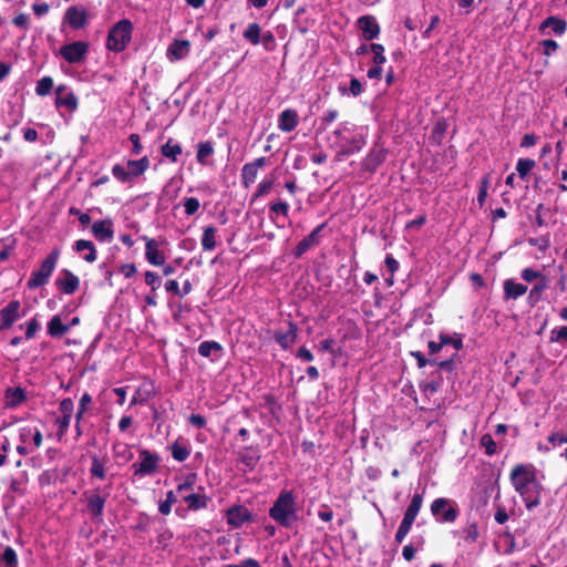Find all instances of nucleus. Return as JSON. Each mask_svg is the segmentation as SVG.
Instances as JSON below:
<instances>
[{
	"mask_svg": "<svg viewBox=\"0 0 567 567\" xmlns=\"http://www.w3.org/2000/svg\"><path fill=\"white\" fill-rule=\"evenodd\" d=\"M511 483L523 498L528 511L537 507L542 498V485L532 464H517L511 471Z\"/></svg>",
	"mask_w": 567,
	"mask_h": 567,
	"instance_id": "obj_1",
	"label": "nucleus"
},
{
	"mask_svg": "<svg viewBox=\"0 0 567 567\" xmlns=\"http://www.w3.org/2000/svg\"><path fill=\"white\" fill-rule=\"evenodd\" d=\"M269 517L279 526L290 529L298 522V508L292 491H281L269 508Z\"/></svg>",
	"mask_w": 567,
	"mask_h": 567,
	"instance_id": "obj_2",
	"label": "nucleus"
},
{
	"mask_svg": "<svg viewBox=\"0 0 567 567\" xmlns=\"http://www.w3.org/2000/svg\"><path fill=\"white\" fill-rule=\"evenodd\" d=\"M132 33L133 23L128 19L118 21L109 31L106 48L116 53L124 51L131 42Z\"/></svg>",
	"mask_w": 567,
	"mask_h": 567,
	"instance_id": "obj_3",
	"label": "nucleus"
},
{
	"mask_svg": "<svg viewBox=\"0 0 567 567\" xmlns=\"http://www.w3.org/2000/svg\"><path fill=\"white\" fill-rule=\"evenodd\" d=\"M60 249L54 248L47 258L41 262L40 268L38 270H34L28 282L27 286L29 289H37L39 287H42L48 284L52 272L55 269V266L58 264V260L60 258Z\"/></svg>",
	"mask_w": 567,
	"mask_h": 567,
	"instance_id": "obj_4",
	"label": "nucleus"
},
{
	"mask_svg": "<svg viewBox=\"0 0 567 567\" xmlns=\"http://www.w3.org/2000/svg\"><path fill=\"white\" fill-rule=\"evenodd\" d=\"M423 504V495L415 493L405 509L403 519L401 520L399 528L395 533V542L402 543L406 535L410 533L412 525L422 507Z\"/></svg>",
	"mask_w": 567,
	"mask_h": 567,
	"instance_id": "obj_5",
	"label": "nucleus"
},
{
	"mask_svg": "<svg viewBox=\"0 0 567 567\" xmlns=\"http://www.w3.org/2000/svg\"><path fill=\"white\" fill-rule=\"evenodd\" d=\"M431 513L439 523H454L460 514L455 501L444 497L432 502Z\"/></svg>",
	"mask_w": 567,
	"mask_h": 567,
	"instance_id": "obj_6",
	"label": "nucleus"
},
{
	"mask_svg": "<svg viewBox=\"0 0 567 567\" xmlns=\"http://www.w3.org/2000/svg\"><path fill=\"white\" fill-rule=\"evenodd\" d=\"M109 495V492L102 494L100 486L83 493V497L86 501V509L92 519H102Z\"/></svg>",
	"mask_w": 567,
	"mask_h": 567,
	"instance_id": "obj_7",
	"label": "nucleus"
},
{
	"mask_svg": "<svg viewBox=\"0 0 567 567\" xmlns=\"http://www.w3.org/2000/svg\"><path fill=\"white\" fill-rule=\"evenodd\" d=\"M140 458V462L134 463L132 465V468L134 470V475L145 476L153 474L157 471L159 463V456L157 454H153L148 450H141Z\"/></svg>",
	"mask_w": 567,
	"mask_h": 567,
	"instance_id": "obj_8",
	"label": "nucleus"
},
{
	"mask_svg": "<svg viewBox=\"0 0 567 567\" xmlns=\"http://www.w3.org/2000/svg\"><path fill=\"white\" fill-rule=\"evenodd\" d=\"M89 51V43L84 41H74L60 48L61 56L71 64L82 62Z\"/></svg>",
	"mask_w": 567,
	"mask_h": 567,
	"instance_id": "obj_9",
	"label": "nucleus"
},
{
	"mask_svg": "<svg viewBox=\"0 0 567 567\" xmlns=\"http://www.w3.org/2000/svg\"><path fill=\"white\" fill-rule=\"evenodd\" d=\"M327 226V223H322L318 225L315 229L311 230V233L302 238L293 248V256L296 258H300L302 255H305L309 249L312 247H316L320 244L321 239V231Z\"/></svg>",
	"mask_w": 567,
	"mask_h": 567,
	"instance_id": "obj_10",
	"label": "nucleus"
},
{
	"mask_svg": "<svg viewBox=\"0 0 567 567\" xmlns=\"http://www.w3.org/2000/svg\"><path fill=\"white\" fill-rule=\"evenodd\" d=\"M227 524L234 528L241 527L245 523L252 522L251 512L243 505H234L226 511Z\"/></svg>",
	"mask_w": 567,
	"mask_h": 567,
	"instance_id": "obj_11",
	"label": "nucleus"
},
{
	"mask_svg": "<svg viewBox=\"0 0 567 567\" xmlns=\"http://www.w3.org/2000/svg\"><path fill=\"white\" fill-rule=\"evenodd\" d=\"M21 303L19 300H11L3 309L0 310V332L10 329L20 318Z\"/></svg>",
	"mask_w": 567,
	"mask_h": 567,
	"instance_id": "obj_12",
	"label": "nucleus"
},
{
	"mask_svg": "<svg viewBox=\"0 0 567 567\" xmlns=\"http://www.w3.org/2000/svg\"><path fill=\"white\" fill-rule=\"evenodd\" d=\"M89 13L83 7L71 6L64 13L63 21L72 29L79 30L87 24Z\"/></svg>",
	"mask_w": 567,
	"mask_h": 567,
	"instance_id": "obj_13",
	"label": "nucleus"
},
{
	"mask_svg": "<svg viewBox=\"0 0 567 567\" xmlns=\"http://www.w3.org/2000/svg\"><path fill=\"white\" fill-rule=\"evenodd\" d=\"M55 286L61 292L72 295L80 288V279L71 270L62 269L55 279Z\"/></svg>",
	"mask_w": 567,
	"mask_h": 567,
	"instance_id": "obj_14",
	"label": "nucleus"
},
{
	"mask_svg": "<svg viewBox=\"0 0 567 567\" xmlns=\"http://www.w3.org/2000/svg\"><path fill=\"white\" fill-rule=\"evenodd\" d=\"M275 341L281 349H289L297 340L298 326L293 321H288V329L286 331L276 330L272 332Z\"/></svg>",
	"mask_w": 567,
	"mask_h": 567,
	"instance_id": "obj_15",
	"label": "nucleus"
},
{
	"mask_svg": "<svg viewBox=\"0 0 567 567\" xmlns=\"http://www.w3.org/2000/svg\"><path fill=\"white\" fill-rule=\"evenodd\" d=\"M267 164V158L261 156L256 158L254 162L247 163L241 168V184L245 187H249L255 183L259 168Z\"/></svg>",
	"mask_w": 567,
	"mask_h": 567,
	"instance_id": "obj_16",
	"label": "nucleus"
},
{
	"mask_svg": "<svg viewBox=\"0 0 567 567\" xmlns=\"http://www.w3.org/2000/svg\"><path fill=\"white\" fill-rule=\"evenodd\" d=\"M357 25L365 41H372L380 34V25L373 16H362L357 20Z\"/></svg>",
	"mask_w": 567,
	"mask_h": 567,
	"instance_id": "obj_17",
	"label": "nucleus"
},
{
	"mask_svg": "<svg viewBox=\"0 0 567 567\" xmlns=\"http://www.w3.org/2000/svg\"><path fill=\"white\" fill-rule=\"evenodd\" d=\"M238 460L245 466V471H254L259 463L261 455L258 446H246L238 452Z\"/></svg>",
	"mask_w": 567,
	"mask_h": 567,
	"instance_id": "obj_18",
	"label": "nucleus"
},
{
	"mask_svg": "<svg viewBox=\"0 0 567 567\" xmlns=\"http://www.w3.org/2000/svg\"><path fill=\"white\" fill-rule=\"evenodd\" d=\"M91 230L95 239L101 243L111 241L114 237L112 219H102L94 221L92 224Z\"/></svg>",
	"mask_w": 567,
	"mask_h": 567,
	"instance_id": "obj_19",
	"label": "nucleus"
},
{
	"mask_svg": "<svg viewBox=\"0 0 567 567\" xmlns=\"http://www.w3.org/2000/svg\"><path fill=\"white\" fill-rule=\"evenodd\" d=\"M145 240V258L153 266H163L165 264L164 252L159 251L158 243L154 238L143 237Z\"/></svg>",
	"mask_w": 567,
	"mask_h": 567,
	"instance_id": "obj_20",
	"label": "nucleus"
},
{
	"mask_svg": "<svg viewBox=\"0 0 567 567\" xmlns=\"http://www.w3.org/2000/svg\"><path fill=\"white\" fill-rule=\"evenodd\" d=\"M299 124L298 112L293 109L284 110L278 116V128L281 132H292Z\"/></svg>",
	"mask_w": 567,
	"mask_h": 567,
	"instance_id": "obj_21",
	"label": "nucleus"
},
{
	"mask_svg": "<svg viewBox=\"0 0 567 567\" xmlns=\"http://www.w3.org/2000/svg\"><path fill=\"white\" fill-rule=\"evenodd\" d=\"M109 456H99L97 454L91 455L90 475L100 481L105 480L107 475Z\"/></svg>",
	"mask_w": 567,
	"mask_h": 567,
	"instance_id": "obj_22",
	"label": "nucleus"
},
{
	"mask_svg": "<svg viewBox=\"0 0 567 567\" xmlns=\"http://www.w3.org/2000/svg\"><path fill=\"white\" fill-rule=\"evenodd\" d=\"M190 50V42L186 39L174 40L167 49V58L169 61H178L185 58Z\"/></svg>",
	"mask_w": 567,
	"mask_h": 567,
	"instance_id": "obj_23",
	"label": "nucleus"
},
{
	"mask_svg": "<svg viewBox=\"0 0 567 567\" xmlns=\"http://www.w3.org/2000/svg\"><path fill=\"white\" fill-rule=\"evenodd\" d=\"M183 501L187 504L189 511L197 512L207 508L212 498L205 493H190L185 495Z\"/></svg>",
	"mask_w": 567,
	"mask_h": 567,
	"instance_id": "obj_24",
	"label": "nucleus"
},
{
	"mask_svg": "<svg viewBox=\"0 0 567 567\" xmlns=\"http://www.w3.org/2000/svg\"><path fill=\"white\" fill-rule=\"evenodd\" d=\"M151 165V161L147 156H143L140 159H128L126 162V168L130 179L142 176Z\"/></svg>",
	"mask_w": 567,
	"mask_h": 567,
	"instance_id": "obj_25",
	"label": "nucleus"
},
{
	"mask_svg": "<svg viewBox=\"0 0 567 567\" xmlns=\"http://www.w3.org/2000/svg\"><path fill=\"white\" fill-rule=\"evenodd\" d=\"M547 28H550L557 35H563L567 30V22L556 16L546 18L539 25V31L544 32Z\"/></svg>",
	"mask_w": 567,
	"mask_h": 567,
	"instance_id": "obj_26",
	"label": "nucleus"
},
{
	"mask_svg": "<svg viewBox=\"0 0 567 567\" xmlns=\"http://www.w3.org/2000/svg\"><path fill=\"white\" fill-rule=\"evenodd\" d=\"M504 298L506 300L517 299L524 296L527 291V286L515 282L513 279H506L504 281Z\"/></svg>",
	"mask_w": 567,
	"mask_h": 567,
	"instance_id": "obj_27",
	"label": "nucleus"
},
{
	"mask_svg": "<svg viewBox=\"0 0 567 567\" xmlns=\"http://www.w3.org/2000/svg\"><path fill=\"white\" fill-rule=\"evenodd\" d=\"M48 334L52 338L63 337L70 329V326L64 324L60 315L53 316L47 324Z\"/></svg>",
	"mask_w": 567,
	"mask_h": 567,
	"instance_id": "obj_28",
	"label": "nucleus"
},
{
	"mask_svg": "<svg viewBox=\"0 0 567 567\" xmlns=\"http://www.w3.org/2000/svg\"><path fill=\"white\" fill-rule=\"evenodd\" d=\"M74 249L79 252L85 250L86 254L83 256V259L89 264L94 262L97 258L95 246L91 240H86V239L76 240L74 244Z\"/></svg>",
	"mask_w": 567,
	"mask_h": 567,
	"instance_id": "obj_29",
	"label": "nucleus"
},
{
	"mask_svg": "<svg viewBox=\"0 0 567 567\" xmlns=\"http://www.w3.org/2000/svg\"><path fill=\"white\" fill-rule=\"evenodd\" d=\"M216 234L217 228L213 225L203 228L202 247L205 251H212L216 248Z\"/></svg>",
	"mask_w": 567,
	"mask_h": 567,
	"instance_id": "obj_30",
	"label": "nucleus"
},
{
	"mask_svg": "<svg viewBox=\"0 0 567 567\" xmlns=\"http://www.w3.org/2000/svg\"><path fill=\"white\" fill-rule=\"evenodd\" d=\"M198 353L204 358H209L213 353L220 357L223 353V346L217 341H203L198 346Z\"/></svg>",
	"mask_w": 567,
	"mask_h": 567,
	"instance_id": "obj_31",
	"label": "nucleus"
},
{
	"mask_svg": "<svg viewBox=\"0 0 567 567\" xmlns=\"http://www.w3.org/2000/svg\"><path fill=\"white\" fill-rule=\"evenodd\" d=\"M243 37L252 45H258L261 41V27L257 22L249 23L245 29Z\"/></svg>",
	"mask_w": 567,
	"mask_h": 567,
	"instance_id": "obj_32",
	"label": "nucleus"
},
{
	"mask_svg": "<svg viewBox=\"0 0 567 567\" xmlns=\"http://www.w3.org/2000/svg\"><path fill=\"white\" fill-rule=\"evenodd\" d=\"M55 106H65L70 112H74L78 110L79 99L73 92H68L64 95L56 96Z\"/></svg>",
	"mask_w": 567,
	"mask_h": 567,
	"instance_id": "obj_33",
	"label": "nucleus"
},
{
	"mask_svg": "<svg viewBox=\"0 0 567 567\" xmlns=\"http://www.w3.org/2000/svg\"><path fill=\"white\" fill-rule=\"evenodd\" d=\"M6 399L9 406H18L25 401L27 396L22 388H9L6 391Z\"/></svg>",
	"mask_w": 567,
	"mask_h": 567,
	"instance_id": "obj_34",
	"label": "nucleus"
},
{
	"mask_svg": "<svg viewBox=\"0 0 567 567\" xmlns=\"http://www.w3.org/2000/svg\"><path fill=\"white\" fill-rule=\"evenodd\" d=\"M214 154V143L210 141L200 142L197 146L196 159L200 165L207 164V158Z\"/></svg>",
	"mask_w": 567,
	"mask_h": 567,
	"instance_id": "obj_35",
	"label": "nucleus"
},
{
	"mask_svg": "<svg viewBox=\"0 0 567 567\" xmlns=\"http://www.w3.org/2000/svg\"><path fill=\"white\" fill-rule=\"evenodd\" d=\"M171 453L175 461L184 462L188 458L190 451L186 444L181 443L178 440L172 443Z\"/></svg>",
	"mask_w": 567,
	"mask_h": 567,
	"instance_id": "obj_36",
	"label": "nucleus"
},
{
	"mask_svg": "<svg viewBox=\"0 0 567 567\" xmlns=\"http://www.w3.org/2000/svg\"><path fill=\"white\" fill-rule=\"evenodd\" d=\"M161 154L175 163L177 162V156L182 154V146L177 143L172 144V138H169L166 144L162 145Z\"/></svg>",
	"mask_w": 567,
	"mask_h": 567,
	"instance_id": "obj_37",
	"label": "nucleus"
},
{
	"mask_svg": "<svg viewBox=\"0 0 567 567\" xmlns=\"http://www.w3.org/2000/svg\"><path fill=\"white\" fill-rule=\"evenodd\" d=\"M0 567H18V555L11 546H7L0 555Z\"/></svg>",
	"mask_w": 567,
	"mask_h": 567,
	"instance_id": "obj_38",
	"label": "nucleus"
},
{
	"mask_svg": "<svg viewBox=\"0 0 567 567\" xmlns=\"http://www.w3.org/2000/svg\"><path fill=\"white\" fill-rule=\"evenodd\" d=\"M365 144V141L363 138V136L361 135H358V136H354L350 142L346 143L343 146H342V154L343 155H351V154H354L355 152H359Z\"/></svg>",
	"mask_w": 567,
	"mask_h": 567,
	"instance_id": "obj_39",
	"label": "nucleus"
},
{
	"mask_svg": "<svg viewBox=\"0 0 567 567\" xmlns=\"http://www.w3.org/2000/svg\"><path fill=\"white\" fill-rule=\"evenodd\" d=\"M536 163L532 158H519L516 164V171L520 178H525L535 167Z\"/></svg>",
	"mask_w": 567,
	"mask_h": 567,
	"instance_id": "obj_40",
	"label": "nucleus"
},
{
	"mask_svg": "<svg viewBox=\"0 0 567 567\" xmlns=\"http://www.w3.org/2000/svg\"><path fill=\"white\" fill-rule=\"evenodd\" d=\"M177 502V497L174 491H168L166 493L165 501L159 502L158 511L163 515H169L172 512V506Z\"/></svg>",
	"mask_w": 567,
	"mask_h": 567,
	"instance_id": "obj_41",
	"label": "nucleus"
},
{
	"mask_svg": "<svg viewBox=\"0 0 567 567\" xmlns=\"http://www.w3.org/2000/svg\"><path fill=\"white\" fill-rule=\"evenodd\" d=\"M52 87L53 79L51 76H43L37 83L35 93L39 96H45L51 92Z\"/></svg>",
	"mask_w": 567,
	"mask_h": 567,
	"instance_id": "obj_42",
	"label": "nucleus"
},
{
	"mask_svg": "<svg viewBox=\"0 0 567 567\" xmlns=\"http://www.w3.org/2000/svg\"><path fill=\"white\" fill-rule=\"evenodd\" d=\"M546 288H547V279H546V277H542V279L538 280L530 289L528 299L534 302H537L540 299V297Z\"/></svg>",
	"mask_w": 567,
	"mask_h": 567,
	"instance_id": "obj_43",
	"label": "nucleus"
},
{
	"mask_svg": "<svg viewBox=\"0 0 567 567\" xmlns=\"http://www.w3.org/2000/svg\"><path fill=\"white\" fill-rule=\"evenodd\" d=\"M384 159H385V154L383 153V151L371 152L369 154V156L367 157V167L370 171H375L377 167L381 163H383Z\"/></svg>",
	"mask_w": 567,
	"mask_h": 567,
	"instance_id": "obj_44",
	"label": "nucleus"
},
{
	"mask_svg": "<svg viewBox=\"0 0 567 567\" xmlns=\"http://www.w3.org/2000/svg\"><path fill=\"white\" fill-rule=\"evenodd\" d=\"M463 538L467 543H475L478 538V527L477 523L472 522L466 525L463 529Z\"/></svg>",
	"mask_w": 567,
	"mask_h": 567,
	"instance_id": "obj_45",
	"label": "nucleus"
},
{
	"mask_svg": "<svg viewBox=\"0 0 567 567\" xmlns=\"http://www.w3.org/2000/svg\"><path fill=\"white\" fill-rule=\"evenodd\" d=\"M274 186L272 179H264L257 187L256 192L252 194L251 200H256L259 197L268 195Z\"/></svg>",
	"mask_w": 567,
	"mask_h": 567,
	"instance_id": "obj_46",
	"label": "nucleus"
},
{
	"mask_svg": "<svg viewBox=\"0 0 567 567\" xmlns=\"http://www.w3.org/2000/svg\"><path fill=\"white\" fill-rule=\"evenodd\" d=\"M371 52L373 53V63L382 65L385 63L386 58L384 55V47L380 43L370 44Z\"/></svg>",
	"mask_w": 567,
	"mask_h": 567,
	"instance_id": "obj_47",
	"label": "nucleus"
},
{
	"mask_svg": "<svg viewBox=\"0 0 567 567\" xmlns=\"http://www.w3.org/2000/svg\"><path fill=\"white\" fill-rule=\"evenodd\" d=\"M547 442L553 446H561L563 444H567V432H560V431H553L547 436Z\"/></svg>",
	"mask_w": 567,
	"mask_h": 567,
	"instance_id": "obj_48",
	"label": "nucleus"
},
{
	"mask_svg": "<svg viewBox=\"0 0 567 567\" xmlns=\"http://www.w3.org/2000/svg\"><path fill=\"white\" fill-rule=\"evenodd\" d=\"M480 444H481L482 447L485 449V453L487 455L491 456V455H494L496 453L497 445H496V442L494 441V439L492 437L491 434H488V433L484 434L481 437Z\"/></svg>",
	"mask_w": 567,
	"mask_h": 567,
	"instance_id": "obj_49",
	"label": "nucleus"
},
{
	"mask_svg": "<svg viewBox=\"0 0 567 567\" xmlns=\"http://www.w3.org/2000/svg\"><path fill=\"white\" fill-rule=\"evenodd\" d=\"M112 175L114 176V178L116 181H118L120 183H128L131 182L130 177H128V174H127V168L124 167L123 165L121 164H115L113 165L112 167Z\"/></svg>",
	"mask_w": 567,
	"mask_h": 567,
	"instance_id": "obj_50",
	"label": "nucleus"
},
{
	"mask_svg": "<svg viewBox=\"0 0 567 567\" xmlns=\"http://www.w3.org/2000/svg\"><path fill=\"white\" fill-rule=\"evenodd\" d=\"M439 340L442 341L443 346L452 344L456 351L463 349V339L461 336H458L457 338H453L449 334L441 333L439 336Z\"/></svg>",
	"mask_w": 567,
	"mask_h": 567,
	"instance_id": "obj_51",
	"label": "nucleus"
},
{
	"mask_svg": "<svg viewBox=\"0 0 567 567\" xmlns=\"http://www.w3.org/2000/svg\"><path fill=\"white\" fill-rule=\"evenodd\" d=\"M199 200L196 198V197H186L184 199V208H185V214L187 216H193L197 213V210L199 209Z\"/></svg>",
	"mask_w": 567,
	"mask_h": 567,
	"instance_id": "obj_52",
	"label": "nucleus"
},
{
	"mask_svg": "<svg viewBox=\"0 0 567 567\" xmlns=\"http://www.w3.org/2000/svg\"><path fill=\"white\" fill-rule=\"evenodd\" d=\"M270 214L282 215L287 217L289 214V204L284 200L272 203L269 207Z\"/></svg>",
	"mask_w": 567,
	"mask_h": 567,
	"instance_id": "obj_53",
	"label": "nucleus"
},
{
	"mask_svg": "<svg viewBox=\"0 0 567 567\" xmlns=\"http://www.w3.org/2000/svg\"><path fill=\"white\" fill-rule=\"evenodd\" d=\"M196 478H197V474L196 473L188 474L186 476L185 481L177 485L176 492L177 493H182V492L192 491L194 488Z\"/></svg>",
	"mask_w": 567,
	"mask_h": 567,
	"instance_id": "obj_54",
	"label": "nucleus"
},
{
	"mask_svg": "<svg viewBox=\"0 0 567 567\" xmlns=\"http://www.w3.org/2000/svg\"><path fill=\"white\" fill-rule=\"evenodd\" d=\"M40 329V322L35 317L31 318L25 323V339L31 340L35 337L38 330Z\"/></svg>",
	"mask_w": 567,
	"mask_h": 567,
	"instance_id": "obj_55",
	"label": "nucleus"
},
{
	"mask_svg": "<svg viewBox=\"0 0 567 567\" xmlns=\"http://www.w3.org/2000/svg\"><path fill=\"white\" fill-rule=\"evenodd\" d=\"M74 410V403L71 398H64L60 401L59 404V411L61 412L62 416H69L72 417Z\"/></svg>",
	"mask_w": 567,
	"mask_h": 567,
	"instance_id": "obj_56",
	"label": "nucleus"
},
{
	"mask_svg": "<svg viewBox=\"0 0 567 567\" xmlns=\"http://www.w3.org/2000/svg\"><path fill=\"white\" fill-rule=\"evenodd\" d=\"M489 181L488 177H483L480 182V189L477 194V203L481 207L484 206L486 197H487V189H488Z\"/></svg>",
	"mask_w": 567,
	"mask_h": 567,
	"instance_id": "obj_57",
	"label": "nucleus"
},
{
	"mask_svg": "<svg viewBox=\"0 0 567 567\" xmlns=\"http://www.w3.org/2000/svg\"><path fill=\"white\" fill-rule=\"evenodd\" d=\"M561 340L567 341V326H561L550 331L549 342H559Z\"/></svg>",
	"mask_w": 567,
	"mask_h": 567,
	"instance_id": "obj_58",
	"label": "nucleus"
},
{
	"mask_svg": "<svg viewBox=\"0 0 567 567\" xmlns=\"http://www.w3.org/2000/svg\"><path fill=\"white\" fill-rule=\"evenodd\" d=\"M266 51H272L276 48V39L271 31H266L261 33V41Z\"/></svg>",
	"mask_w": 567,
	"mask_h": 567,
	"instance_id": "obj_59",
	"label": "nucleus"
},
{
	"mask_svg": "<svg viewBox=\"0 0 567 567\" xmlns=\"http://www.w3.org/2000/svg\"><path fill=\"white\" fill-rule=\"evenodd\" d=\"M411 355L416 360L419 368H424L427 364L434 365V363H436V359H426L421 351H412Z\"/></svg>",
	"mask_w": 567,
	"mask_h": 567,
	"instance_id": "obj_60",
	"label": "nucleus"
},
{
	"mask_svg": "<svg viewBox=\"0 0 567 567\" xmlns=\"http://www.w3.org/2000/svg\"><path fill=\"white\" fill-rule=\"evenodd\" d=\"M145 284L154 291L161 286V280L156 272L148 270L145 272Z\"/></svg>",
	"mask_w": 567,
	"mask_h": 567,
	"instance_id": "obj_61",
	"label": "nucleus"
},
{
	"mask_svg": "<svg viewBox=\"0 0 567 567\" xmlns=\"http://www.w3.org/2000/svg\"><path fill=\"white\" fill-rule=\"evenodd\" d=\"M520 277L523 280H525L527 282H532L535 279L540 280L542 277H544V276L537 270H534L532 268H525L522 270Z\"/></svg>",
	"mask_w": 567,
	"mask_h": 567,
	"instance_id": "obj_62",
	"label": "nucleus"
},
{
	"mask_svg": "<svg viewBox=\"0 0 567 567\" xmlns=\"http://www.w3.org/2000/svg\"><path fill=\"white\" fill-rule=\"evenodd\" d=\"M544 48V54L550 56L559 48L558 43L553 39H546L540 42Z\"/></svg>",
	"mask_w": 567,
	"mask_h": 567,
	"instance_id": "obj_63",
	"label": "nucleus"
},
{
	"mask_svg": "<svg viewBox=\"0 0 567 567\" xmlns=\"http://www.w3.org/2000/svg\"><path fill=\"white\" fill-rule=\"evenodd\" d=\"M224 567H261V565L255 558H246L240 564H228Z\"/></svg>",
	"mask_w": 567,
	"mask_h": 567,
	"instance_id": "obj_64",
	"label": "nucleus"
}]
</instances>
